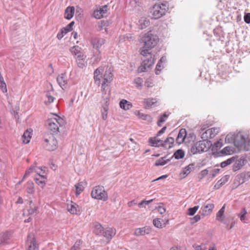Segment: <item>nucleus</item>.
<instances>
[{"label":"nucleus","instance_id":"f257e3e1","mask_svg":"<svg viewBox=\"0 0 250 250\" xmlns=\"http://www.w3.org/2000/svg\"><path fill=\"white\" fill-rule=\"evenodd\" d=\"M159 40L158 37L152 34L151 31L145 34L141 38V41L144 43V45L139 50L140 54L143 56L141 58L143 62L138 68L139 73L146 71L147 68H149L154 64L155 56L149 50L157 45Z\"/></svg>","mask_w":250,"mask_h":250},{"label":"nucleus","instance_id":"f03ea898","mask_svg":"<svg viewBox=\"0 0 250 250\" xmlns=\"http://www.w3.org/2000/svg\"><path fill=\"white\" fill-rule=\"evenodd\" d=\"M168 6L167 2H165L161 4H155L154 5L150 11L152 18L158 19L165 15L168 9Z\"/></svg>","mask_w":250,"mask_h":250},{"label":"nucleus","instance_id":"7ed1b4c3","mask_svg":"<svg viewBox=\"0 0 250 250\" xmlns=\"http://www.w3.org/2000/svg\"><path fill=\"white\" fill-rule=\"evenodd\" d=\"M211 145L210 141L207 139L199 141L191 146L190 151L192 154L207 151Z\"/></svg>","mask_w":250,"mask_h":250},{"label":"nucleus","instance_id":"20e7f679","mask_svg":"<svg viewBox=\"0 0 250 250\" xmlns=\"http://www.w3.org/2000/svg\"><path fill=\"white\" fill-rule=\"evenodd\" d=\"M93 198L106 201L108 199V195L104 188L102 186H96L93 188L91 193Z\"/></svg>","mask_w":250,"mask_h":250},{"label":"nucleus","instance_id":"39448f33","mask_svg":"<svg viewBox=\"0 0 250 250\" xmlns=\"http://www.w3.org/2000/svg\"><path fill=\"white\" fill-rule=\"evenodd\" d=\"M62 119L59 117L57 118L48 119L45 123V125L47 129L50 131L51 133H57L59 131V125L61 126Z\"/></svg>","mask_w":250,"mask_h":250},{"label":"nucleus","instance_id":"423d86ee","mask_svg":"<svg viewBox=\"0 0 250 250\" xmlns=\"http://www.w3.org/2000/svg\"><path fill=\"white\" fill-rule=\"evenodd\" d=\"M58 142L53 135L46 136L43 142V146L47 150L53 151L57 147Z\"/></svg>","mask_w":250,"mask_h":250},{"label":"nucleus","instance_id":"0eeeda50","mask_svg":"<svg viewBox=\"0 0 250 250\" xmlns=\"http://www.w3.org/2000/svg\"><path fill=\"white\" fill-rule=\"evenodd\" d=\"M109 101V94H106V92H105L104 94H103V100L102 101L103 108L101 109L102 118L104 120H105L107 117V111L108 110Z\"/></svg>","mask_w":250,"mask_h":250},{"label":"nucleus","instance_id":"6e6552de","mask_svg":"<svg viewBox=\"0 0 250 250\" xmlns=\"http://www.w3.org/2000/svg\"><path fill=\"white\" fill-rule=\"evenodd\" d=\"M112 71V69L109 68L106 69L104 72L103 76V81L101 83L103 94H104V92L105 90V87L108 85V84L110 83L113 80V75Z\"/></svg>","mask_w":250,"mask_h":250},{"label":"nucleus","instance_id":"1a4fd4ad","mask_svg":"<svg viewBox=\"0 0 250 250\" xmlns=\"http://www.w3.org/2000/svg\"><path fill=\"white\" fill-rule=\"evenodd\" d=\"M28 250H39L35 237L33 233H30L27 237Z\"/></svg>","mask_w":250,"mask_h":250},{"label":"nucleus","instance_id":"9d476101","mask_svg":"<svg viewBox=\"0 0 250 250\" xmlns=\"http://www.w3.org/2000/svg\"><path fill=\"white\" fill-rule=\"evenodd\" d=\"M247 162L246 158L242 156L240 158L236 159L233 165L232 170L236 171L241 169Z\"/></svg>","mask_w":250,"mask_h":250},{"label":"nucleus","instance_id":"9b49d317","mask_svg":"<svg viewBox=\"0 0 250 250\" xmlns=\"http://www.w3.org/2000/svg\"><path fill=\"white\" fill-rule=\"evenodd\" d=\"M105 42V40L104 38L95 37L91 40V42L94 48L96 50H99L101 47L104 44Z\"/></svg>","mask_w":250,"mask_h":250},{"label":"nucleus","instance_id":"f8f14e48","mask_svg":"<svg viewBox=\"0 0 250 250\" xmlns=\"http://www.w3.org/2000/svg\"><path fill=\"white\" fill-rule=\"evenodd\" d=\"M108 7L106 5L100 7L99 9L95 10L93 13L94 17L98 19L103 18L107 11Z\"/></svg>","mask_w":250,"mask_h":250},{"label":"nucleus","instance_id":"ddd939ff","mask_svg":"<svg viewBox=\"0 0 250 250\" xmlns=\"http://www.w3.org/2000/svg\"><path fill=\"white\" fill-rule=\"evenodd\" d=\"M103 72V69L102 67H99L97 68L94 71V79L95 83L98 85L101 83V79H103L102 76V72Z\"/></svg>","mask_w":250,"mask_h":250},{"label":"nucleus","instance_id":"4468645a","mask_svg":"<svg viewBox=\"0 0 250 250\" xmlns=\"http://www.w3.org/2000/svg\"><path fill=\"white\" fill-rule=\"evenodd\" d=\"M116 234V230L113 228H107L104 229L102 235L104 236L108 242L110 241Z\"/></svg>","mask_w":250,"mask_h":250},{"label":"nucleus","instance_id":"2eb2a0df","mask_svg":"<svg viewBox=\"0 0 250 250\" xmlns=\"http://www.w3.org/2000/svg\"><path fill=\"white\" fill-rule=\"evenodd\" d=\"M245 138L242 135H237L235 136L234 145L238 148H242L246 144Z\"/></svg>","mask_w":250,"mask_h":250},{"label":"nucleus","instance_id":"dca6fc26","mask_svg":"<svg viewBox=\"0 0 250 250\" xmlns=\"http://www.w3.org/2000/svg\"><path fill=\"white\" fill-rule=\"evenodd\" d=\"M151 231V229L149 227H145L141 228L136 229L134 232L136 236H142L146 234H149Z\"/></svg>","mask_w":250,"mask_h":250},{"label":"nucleus","instance_id":"f3484780","mask_svg":"<svg viewBox=\"0 0 250 250\" xmlns=\"http://www.w3.org/2000/svg\"><path fill=\"white\" fill-rule=\"evenodd\" d=\"M219 132V129L217 128H211L207 130L204 133H203L202 135V138L204 139L205 138H207V134L209 135V138H213Z\"/></svg>","mask_w":250,"mask_h":250},{"label":"nucleus","instance_id":"a211bd4d","mask_svg":"<svg viewBox=\"0 0 250 250\" xmlns=\"http://www.w3.org/2000/svg\"><path fill=\"white\" fill-rule=\"evenodd\" d=\"M67 209L70 213L73 214H77L80 211L79 206L72 201L70 204L67 205Z\"/></svg>","mask_w":250,"mask_h":250},{"label":"nucleus","instance_id":"6ab92c4d","mask_svg":"<svg viewBox=\"0 0 250 250\" xmlns=\"http://www.w3.org/2000/svg\"><path fill=\"white\" fill-rule=\"evenodd\" d=\"M85 56L84 54L79 55L77 57L76 60L79 67L83 68L86 65V62L85 61Z\"/></svg>","mask_w":250,"mask_h":250},{"label":"nucleus","instance_id":"aec40b11","mask_svg":"<svg viewBox=\"0 0 250 250\" xmlns=\"http://www.w3.org/2000/svg\"><path fill=\"white\" fill-rule=\"evenodd\" d=\"M214 205L213 204H208L202 208V215L204 216L209 215L212 212Z\"/></svg>","mask_w":250,"mask_h":250},{"label":"nucleus","instance_id":"412c9836","mask_svg":"<svg viewBox=\"0 0 250 250\" xmlns=\"http://www.w3.org/2000/svg\"><path fill=\"white\" fill-rule=\"evenodd\" d=\"M187 135L186 129H181L176 139V142L178 144H181L185 140V137Z\"/></svg>","mask_w":250,"mask_h":250},{"label":"nucleus","instance_id":"4be33fe9","mask_svg":"<svg viewBox=\"0 0 250 250\" xmlns=\"http://www.w3.org/2000/svg\"><path fill=\"white\" fill-rule=\"evenodd\" d=\"M10 237V234L8 232H0V245L7 244Z\"/></svg>","mask_w":250,"mask_h":250},{"label":"nucleus","instance_id":"5701e85b","mask_svg":"<svg viewBox=\"0 0 250 250\" xmlns=\"http://www.w3.org/2000/svg\"><path fill=\"white\" fill-rule=\"evenodd\" d=\"M229 178V175H225L223 176L220 180H219L217 183L214 185L213 188L214 189H218L226 183H227Z\"/></svg>","mask_w":250,"mask_h":250},{"label":"nucleus","instance_id":"b1692460","mask_svg":"<svg viewBox=\"0 0 250 250\" xmlns=\"http://www.w3.org/2000/svg\"><path fill=\"white\" fill-rule=\"evenodd\" d=\"M174 142V139L172 137H167L164 141H162L161 146L164 147L166 148H170L172 146V145Z\"/></svg>","mask_w":250,"mask_h":250},{"label":"nucleus","instance_id":"393cba45","mask_svg":"<svg viewBox=\"0 0 250 250\" xmlns=\"http://www.w3.org/2000/svg\"><path fill=\"white\" fill-rule=\"evenodd\" d=\"M86 185V182L85 181H79L77 184L75 185L76 194L79 195L83 190Z\"/></svg>","mask_w":250,"mask_h":250},{"label":"nucleus","instance_id":"a878e982","mask_svg":"<svg viewBox=\"0 0 250 250\" xmlns=\"http://www.w3.org/2000/svg\"><path fill=\"white\" fill-rule=\"evenodd\" d=\"M74 11L75 8L74 6L67 7L64 12V18L67 20L71 19L74 15Z\"/></svg>","mask_w":250,"mask_h":250},{"label":"nucleus","instance_id":"bb28decb","mask_svg":"<svg viewBox=\"0 0 250 250\" xmlns=\"http://www.w3.org/2000/svg\"><path fill=\"white\" fill-rule=\"evenodd\" d=\"M94 233L97 235H102L104 230L102 225L98 222H95L94 224Z\"/></svg>","mask_w":250,"mask_h":250},{"label":"nucleus","instance_id":"cd10ccee","mask_svg":"<svg viewBox=\"0 0 250 250\" xmlns=\"http://www.w3.org/2000/svg\"><path fill=\"white\" fill-rule=\"evenodd\" d=\"M157 102L156 99L155 98H148L145 99L144 100V104L145 108L148 109L151 108Z\"/></svg>","mask_w":250,"mask_h":250},{"label":"nucleus","instance_id":"c85d7f7f","mask_svg":"<svg viewBox=\"0 0 250 250\" xmlns=\"http://www.w3.org/2000/svg\"><path fill=\"white\" fill-rule=\"evenodd\" d=\"M148 142L152 146L159 147L161 146L162 140L157 139L156 137L153 138L151 137L149 138Z\"/></svg>","mask_w":250,"mask_h":250},{"label":"nucleus","instance_id":"c756f323","mask_svg":"<svg viewBox=\"0 0 250 250\" xmlns=\"http://www.w3.org/2000/svg\"><path fill=\"white\" fill-rule=\"evenodd\" d=\"M101 52L100 50H96L94 52L93 55L91 57V61L93 63H98L101 60Z\"/></svg>","mask_w":250,"mask_h":250},{"label":"nucleus","instance_id":"7c9ffc66","mask_svg":"<svg viewBox=\"0 0 250 250\" xmlns=\"http://www.w3.org/2000/svg\"><path fill=\"white\" fill-rule=\"evenodd\" d=\"M46 177L42 175H40L35 178V180L37 185L41 187H43L45 185Z\"/></svg>","mask_w":250,"mask_h":250},{"label":"nucleus","instance_id":"2f4dec72","mask_svg":"<svg viewBox=\"0 0 250 250\" xmlns=\"http://www.w3.org/2000/svg\"><path fill=\"white\" fill-rule=\"evenodd\" d=\"M120 106L121 108L124 110H128L132 106V104L126 100L123 99L120 102Z\"/></svg>","mask_w":250,"mask_h":250},{"label":"nucleus","instance_id":"473e14b6","mask_svg":"<svg viewBox=\"0 0 250 250\" xmlns=\"http://www.w3.org/2000/svg\"><path fill=\"white\" fill-rule=\"evenodd\" d=\"M225 209V205H224L217 212L216 214V219L222 222L224 219V213Z\"/></svg>","mask_w":250,"mask_h":250},{"label":"nucleus","instance_id":"72a5a7b5","mask_svg":"<svg viewBox=\"0 0 250 250\" xmlns=\"http://www.w3.org/2000/svg\"><path fill=\"white\" fill-rule=\"evenodd\" d=\"M139 27L141 29L146 28L149 25V21L146 18H142L139 21Z\"/></svg>","mask_w":250,"mask_h":250},{"label":"nucleus","instance_id":"f704fd0d","mask_svg":"<svg viewBox=\"0 0 250 250\" xmlns=\"http://www.w3.org/2000/svg\"><path fill=\"white\" fill-rule=\"evenodd\" d=\"M54 100V98L52 96L49 92H47L45 94L44 98V103L46 105H48L52 103Z\"/></svg>","mask_w":250,"mask_h":250},{"label":"nucleus","instance_id":"c9c22d12","mask_svg":"<svg viewBox=\"0 0 250 250\" xmlns=\"http://www.w3.org/2000/svg\"><path fill=\"white\" fill-rule=\"evenodd\" d=\"M26 191L29 194H33L35 192L34 183L32 181H28L26 184Z\"/></svg>","mask_w":250,"mask_h":250},{"label":"nucleus","instance_id":"e433bc0d","mask_svg":"<svg viewBox=\"0 0 250 250\" xmlns=\"http://www.w3.org/2000/svg\"><path fill=\"white\" fill-rule=\"evenodd\" d=\"M194 169V164L192 163L188 165V166L185 167L183 171V174L187 176L189 174L191 171H193Z\"/></svg>","mask_w":250,"mask_h":250},{"label":"nucleus","instance_id":"4c0bfd02","mask_svg":"<svg viewBox=\"0 0 250 250\" xmlns=\"http://www.w3.org/2000/svg\"><path fill=\"white\" fill-rule=\"evenodd\" d=\"M81 50V48L79 46H74L70 49L72 54L77 56V57L79 55L83 54Z\"/></svg>","mask_w":250,"mask_h":250},{"label":"nucleus","instance_id":"58836bf2","mask_svg":"<svg viewBox=\"0 0 250 250\" xmlns=\"http://www.w3.org/2000/svg\"><path fill=\"white\" fill-rule=\"evenodd\" d=\"M31 132L26 130L22 136V140L24 144H27L30 142L31 138Z\"/></svg>","mask_w":250,"mask_h":250},{"label":"nucleus","instance_id":"ea45409f","mask_svg":"<svg viewBox=\"0 0 250 250\" xmlns=\"http://www.w3.org/2000/svg\"><path fill=\"white\" fill-rule=\"evenodd\" d=\"M176 159H180L184 157L185 152L181 149L176 150L173 155Z\"/></svg>","mask_w":250,"mask_h":250},{"label":"nucleus","instance_id":"a19ab883","mask_svg":"<svg viewBox=\"0 0 250 250\" xmlns=\"http://www.w3.org/2000/svg\"><path fill=\"white\" fill-rule=\"evenodd\" d=\"M166 158V156L161 157L159 159L157 160L155 164V165L156 166H164L165 164H166L168 162L170 161L169 159H167V160H165V159Z\"/></svg>","mask_w":250,"mask_h":250},{"label":"nucleus","instance_id":"79ce46f5","mask_svg":"<svg viewBox=\"0 0 250 250\" xmlns=\"http://www.w3.org/2000/svg\"><path fill=\"white\" fill-rule=\"evenodd\" d=\"M138 116L140 118L147 121L148 123H151L152 121V118L148 114H145L139 112Z\"/></svg>","mask_w":250,"mask_h":250},{"label":"nucleus","instance_id":"37998d69","mask_svg":"<svg viewBox=\"0 0 250 250\" xmlns=\"http://www.w3.org/2000/svg\"><path fill=\"white\" fill-rule=\"evenodd\" d=\"M235 158L234 157H232L229 159H227V160L222 162L220 164V166L221 167L224 168L227 166L231 164L233 162H234Z\"/></svg>","mask_w":250,"mask_h":250},{"label":"nucleus","instance_id":"c03bdc74","mask_svg":"<svg viewBox=\"0 0 250 250\" xmlns=\"http://www.w3.org/2000/svg\"><path fill=\"white\" fill-rule=\"evenodd\" d=\"M168 115L166 113H164L161 115L159 118V120L157 122V125L159 126H161L162 125L161 124L164 123L166 119L168 117Z\"/></svg>","mask_w":250,"mask_h":250},{"label":"nucleus","instance_id":"a18cd8bd","mask_svg":"<svg viewBox=\"0 0 250 250\" xmlns=\"http://www.w3.org/2000/svg\"><path fill=\"white\" fill-rule=\"evenodd\" d=\"M199 207V206H194L193 208H190L188 209V212L187 214L189 216H193L195 214L197 210L198 209Z\"/></svg>","mask_w":250,"mask_h":250},{"label":"nucleus","instance_id":"49530a36","mask_svg":"<svg viewBox=\"0 0 250 250\" xmlns=\"http://www.w3.org/2000/svg\"><path fill=\"white\" fill-rule=\"evenodd\" d=\"M223 146L222 142L220 141H217L216 142L214 143V145L212 146V150L217 151L219 149Z\"/></svg>","mask_w":250,"mask_h":250},{"label":"nucleus","instance_id":"de8ad7c7","mask_svg":"<svg viewBox=\"0 0 250 250\" xmlns=\"http://www.w3.org/2000/svg\"><path fill=\"white\" fill-rule=\"evenodd\" d=\"M74 23V21H72L69 23L65 27L63 28V33L65 32V33H66L69 31H72Z\"/></svg>","mask_w":250,"mask_h":250},{"label":"nucleus","instance_id":"09e8293b","mask_svg":"<svg viewBox=\"0 0 250 250\" xmlns=\"http://www.w3.org/2000/svg\"><path fill=\"white\" fill-rule=\"evenodd\" d=\"M45 168V167H34V170H35V172L38 174V176H39L40 175H41L42 173H44Z\"/></svg>","mask_w":250,"mask_h":250},{"label":"nucleus","instance_id":"8fccbe9b","mask_svg":"<svg viewBox=\"0 0 250 250\" xmlns=\"http://www.w3.org/2000/svg\"><path fill=\"white\" fill-rule=\"evenodd\" d=\"M232 151L231 147L226 146L224 147L223 149H222L220 152L223 154H230L231 152Z\"/></svg>","mask_w":250,"mask_h":250},{"label":"nucleus","instance_id":"3c124183","mask_svg":"<svg viewBox=\"0 0 250 250\" xmlns=\"http://www.w3.org/2000/svg\"><path fill=\"white\" fill-rule=\"evenodd\" d=\"M164 68L162 63L161 62H158L155 68V74L159 75L160 73L161 70Z\"/></svg>","mask_w":250,"mask_h":250},{"label":"nucleus","instance_id":"603ef678","mask_svg":"<svg viewBox=\"0 0 250 250\" xmlns=\"http://www.w3.org/2000/svg\"><path fill=\"white\" fill-rule=\"evenodd\" d=\"M247 212L245 208H243L241 211L240 214L239 216L240 220L244 223H245V215L247 214Z\"/></svg>","mask_w":250,"mask_h":250},{"label":"nucleus","instance_id":"864d4df0","mask_svg":"<svg viewBox=\"0 0 250 250\" xmlns=\"http://www.w3.org/2000/svg\"><path fill=\"white\" fill-rule=\"evenodd\" d=\"M235 136L234 137L231 135H227L225 138V142L229 143H233L234 144V141Z\"/></svg>","mask_w":250,"mask_h":250},{"label":"nucleus","instance_id":"5fc2aeb1","mask_svg":"<svg viewBox=\"0 0 250 250\" xmlns=\"http://www.w3.org/2000/svg\"><path fill=\"white\" fill-rule=\"evenodd\" d=\"M154 226L157 228H160L162 227V223L158 218H155L153 221Z\"/></svg>","mask_w":250,"mask_h":250},{"label":"nucleus","instance_id":"6e6d98bb","mask_svg":"<svg viewBox=\"0 0 250 250\" xmlns=\"http://www.w3.org/2000/svg\"><path fill=\"white\" fill-rule=\"evenodd\" d=\"M38 211V207H34V208H32L30 207V208L28 209V214L32 215L34 213H37Z\"/></svg>","mask_w":250,"mask_h":250},{"label":"nucleus","instance_id":"4d7b16f0","mask_svg":"<svg viewBox=\"0 0 250 250\" xmlns=\"http://www.w3.org/2000/svg\"><path fill=\"white\" fill-rule=\"evenodd\" d=\"M201 219V216L199 214H197L194 217L191 218V223L192 224L195 223L197 222L198 221H199Z\"/></svg>","mask_w":250,"mask_h":250},{"label":"nucleus","instance_id":"13d9d810","mask_svg":"<svg viewBox=\"0 0 250 250\" xmlns=\"http://www.w3.org/2000/svg\"><path fill=\"white\" fill-rule=\"evenodd\" d=\"M134 82L135 83L137 84V87L139 88V87L142 86V84L143 83V80L141 78H137L134 80Z\"/></svg>","mask_w":250,"mask_h":250},{"label":"nucleus","instance_id":"bf43d9fd","mask_svg":"<svg viewBox=\"0 0 250 250\" xmlns=\"http://www.w3.org/2000/svg\"><path fill=\"white\" fill-rule=\"evenodd\" d=\"M57 81L60 87L62 88V74L59 75L57 78Z\"/></svg>","mask_w":250,"mask_h":250},{"label":"nucleus","instance_id":"052dcab7","mask_svg":"<svg viewBox=\"0 0 250 250\" xmlns=\"http://www.w3.org/2000/svg\"><path fill=\"white\" fill-rule=\"evenodd\" d=\"M34 166H31L30 168H29L25 172L23 178H25L27 176L29 175V174L32 172L34 170Z\"/></svg>","mask_w":250,"mask_h":250},{"label":"nucleus","instance_id":"680f3d73","mask_svg":"<svg viewBox=\"0 0 250 250\" xmlns=\"http://www.w3.org/2000/svg\"><path fill=\"white\" fill-rule=\"evenodd\" d=\"M220 170V169L219 168H215L213 169L210 173V176L211 178L214 177L217 173H218L219 171Z\"/></svg>","mask_w":250,"mask_h":250},{"label":"nucleus","instance_id":"e2e57ef3","mask_svg":"<svg viewBox=\"0 0 250 250\" xmlns=\"http://www.w3.org/2000/svg\"><path fill=\"white\" fill-rule=\"evenodd\" d=\"M244 21L246 23H250V13L246 14L244 17Z\"/></svg>","mask_w":250,"mask_h":250},{"label":"nucleus","instance_id":"0e129e2a","mask_svg":"<svg viewBox=\"0 0 250 250\" xmlns=\"http://www.w3.org/2000/svg\"><path fill=\"white\" fill-rule=\"evenodd\" d=\"M0 87L1 91L3 93H5L7 92L6 84L4 82L0 83Z\"/></svg>","mask_w":250,"mask_h":250},{"label":"nucleus","instance_id":"69168bd1","mask_svg":"<svg viewBox=\"0 0 250 250\" xmlns=\"http://www.w3.org/2000/svg\"><path fill=\"white\" fill-rule=\"evenodd\" d=\"M145 85L147 87H150L153 86V83L151 79H147L145 82Z\"/></svg>","mask_w":250,"mask_h":250},{"label":"nucleus","instance_id":"338daca9","mask_svg":"<svg viewBox=\"0 0 250 250\" xmlns=\"http://www.w3.org/2000/svg\"><path fill=\"white\" fill-rule=\"evenodd\" d=\"M208 174V170L207 169H204V170H202L200 173V174L201 176L200 179H202L205 176H206Z\"/></svg>","mask_w":250,"mask_h":250},{"label":"nucleus","instance_id":"774afa93","mask_svg":"<svg viewBox=\"0 0 250 250\" xmlns=\"http://www.w3.org/2000/svg\"><path fill=\"white\" fill-rule=\"evenodd\" d=\"M158 210L161 214H162L165 212L166 208L163 206H159L158 207Z\"/></svg>","mask_w":250,"mask_h":250}]
</instances>
